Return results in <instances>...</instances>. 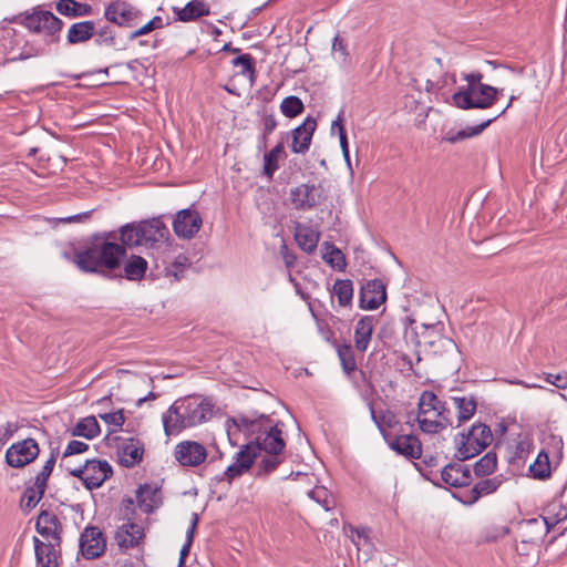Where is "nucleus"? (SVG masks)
<instances>
[{
    "mask_svg": "<svg viewBox=\"0 0 567 567\" xmlns=\"http://www.w3.org/2000/svg\"><path fill=\"white\" fill-rule=\"evenodd\" d=\"M18 430L19 425L16 422H7L0 425V444L7 443Z\"/></svg>",
    "mask_w": 567,
    "mask_h": 567,
    "instance_id": "obj_58",
    "label": "nucleus"
},
{
    "mask_svg": "<svg viewBox=\"0 0 567 567\" xmlns=\"http://www.w3.org/2000/svg\"><path fill=\"white\" fill-rule=\"evenodd\" d=\"M339 142H340L342 155H343L346 162L348 163V165H350L349 146H348V138H347L346 130H341V136L339 137Z\"/></svg>",
    "mask_w": 567,
    "mask_h": 567,
    "instance_id": "obj_62",
    "label": "nucleus"
},
{
    "mask_svg": "<svg viewBox=\"0 0 567 567\" xmlns=\"http://www.w3.org/2000/svg\"><path fill=\"white\" fill-rule=\"evenodd\" d=\"M323 246L326 250L323 254V259L332 267L342 270L346 267V260L341 250L328 243H324Z\"/></svg>",
    "mask_w": 567,
    "mask_h": 567,
    "instance_id": "obj_45",
    "label": "nucleus"
},
{
    "mask_svg": "<svg viewBox=\"0 0 567 567\" xmlns=\"http://www.w3.org/2000/svg\"><path fill=\"white\" fill-rule=\"evenodd\" d=\"M112 473L111 465L101 460H87L84 465L70 470V474L80 478L87 489L100 487Z\"/></svg>",
    "mask_w": 567,
    "mask_h": 567,
    "instance_id": "obj_9",
    "label": "nucleus"
},
{
    "mask_svg": "<svg viewBox=\"0 0 567 567\" xmlns=\"http://www.w3.org/2000/svg\"><path fill=\"white\" fill-rule=\"evenodd\" d=\"M121 245L126 247L142 246V234L138 224H126L120 228Z\"/></svg>",
    "mask_w": 567,
    "mask_h": 567,
    "instance_id": "obj_38",
    "label": "nucleus"
},
{
    "mask_svg": "<svg viewBox=\"0 0 567 567\" xmlns=\"http://www.w3.org/2000/svg\"><path fill=\"white\" fill-rule=\"evenodd\" d=\"M189 265V259L185 255H178L172 265L167 268V275L173 276L176 280H179Z\"/></svg>",
    "mask_w": 567,
    "mask_h": 567,
    "instance_id": "obj_52",
    "label": "nucleus"
},
{
    "mask_svg": "<svg viewBox=\"0 0 567 567\" xmlns=\"http://www.w3.org/2000/svg\"><path fill=\"white\" fill-rule=\"evenodd\" d=\"M497 466V456L493 452L486 453L474 465V473L477 476H486L492 474Z\"/></svg>",
    "mask_w": 567,
    "mask_h": 567,
    "instance_id": "obj_43",
    "label": "nucleus"
},
{
    "mask_svg": "<svg viewBox=\"0 0 567 567\" xmlns=\"http://www.w3.org/2000/svg\"><path fill=\"white\" fill-rule=\"evenodd\" d=\"M168 22H165L164 19L159 16L153 17L150 21L142 24L140 28L135 29L128 34V40L133 41L140 37L146 35L154 30L163 29L167 25Z\"/></svg>",
    "mask_w": 567,
    "mask_h": 567,
    "instance_id": "obj_42",
    "label": "nucleus"
},
{
    "mask_svg": "<svg viewBox=\"0 0 567 567\" xmlns=\"http://www.w3.org/2000/svg\"><path fill=\"white\" fill-rule=\"evenodd\" d=\"M174 456L183 466L195 467L207 457L205 446L195 441H183L175 446Z\"/></svg>",
    "mask_w": 567,
    "mask_h": 567,
    "instance_id": "obj_17",
    "label": "nucleus"
},
{
    "mask_svg": "<svg viewBox=\"0 0 567 567\" xmlns=\"http://www.w3.org/2000/svg\"><path fill=\"white\" fill-rule=\"evenodd\" d=\"M247 466L245 464L238 463L236 460L226 468L224 472L225 478L230 483L235 478L241 476L244 473H246Z\"/></svg>",
    "mask_w": 567,
    "mask_h": 567,
    "instance_id": "obj_57",
    "label": "nucleus"
},
{
    "mask_svg": "<svg viewBox=\"0 0 567 567\" xmlns=\"http://www.w3.org/2000/svg\"><path fill=\"white\" fill-rule=\"evenodd\" d=\"M280 110L285 116L291 118L302 113L303 103L298 96L290 95L282 100Z\"/></svg>",
    "mask_w": 567,
    "mask_h": 567,
    "instance_id": "obj_44",
    "label": "nucleus"
},
{
    "mask_svg": "<svg viewBox=\"0 0 567 567\" xmlns=\"http://www.w3.org/2000/svg\"><path fill=\"white\" fill-rule=\"evenodd\" d=\"M115 238L112 233L96 236L90 246L74 252L73 262L84 272L103 274L120 268L126 257L124 246L110 241Z\"/></svg>",
    "mask_w": 567,
    "mask_h": 567,
    "instance_id": "obj_2",
    "label": "nucleus"
},
{
    "mask_svg": "<svg viewBox=\"0 0 567 567\" xmlns=\"http://www.w3.org/2000/svg\"><path fill=\"white\" fill-rule=\"evenodd\" d=\"M415 420L420 430L427 434H435L454 425L445 403L431 391H424L419 398Z\"/></svg>",
    "mask_w": 567,
    "mask_h": 567,
    "instance_id": "obj_5",
    "label": "nucleus"
},
{
    "mask_svg": "<svg viewBox=\"0 0 567 567\" xmlns=\"http://www.w3.org/2000/svg\"><path fill=\"white\" fill-rule=\"evenodd\" d=\"M148 262L141 256L132 255L124 261V277L131 281H138L144 278Z\"/></svg>",
    "mask_w": 567,
    "mask_h": 567,
    "instance_id": "obj_33",
    "label": "nucleus"
},
{
    "mask_svg": "<svg viewBox=\"0 0 567 567\" xmlns=\"http://www.w3.org/2000/svg\"><path fill=\"white\" fill-rule=\"evenodd\" d=\"M142 246L145 248H158L169 239V230L161 217H154L140 223Z\"/></svg>",
    "mask_w": 567,
    "mask_h": 567,
    "instance_id": "obj_11",
    "label": "nucleus"
},
{
    "mask_svg": "<svg viewBox=\"0 0 567 567\" xmlns=\"http://www.w3.org/2000/svg\"><path fill=\"white\" fill-rule=\"evenodd\" d=\"M44 492L45 488L41 489L39 486H35L34 484L33 486L27 487L21 499L23 506L29 509L34 508L43 497Z\"/></svg>",
    "mask_w": 567,
    "mask_h": 567,
    "instance_id": "obj_47",
    "label": "nucleus"
},
{
    "mask_svg": "<svg viewBox=\"0 0 567 567\" xmlns=\"http://www.w3.org/2000/svg\"><path fill=\"white\" fill-rule=\"evenodd\" d=\"M6 21L16 22L17 17L0 22V52L4 55L12 54L20 48L23 42V35L20 34L16 29L10 28L6 24Z\"/></svg>",
    "mask_w": 567,
    "mask_h": 567,
    "instance_id": "obj_23",
    "label": "nucleus"
},
{
    "mask_svg": "<svg viewBox=\"0 0 567 567\" xmlns=\"http://www.w3.org/2000/svg\"><path fill=\"white\" fill-rule=\"evenodd\" d=\"M333 293L337 296L339 305L346 307L351 303L353 297V285L351 280L339 279L333 285Z\"/></svg>",
    "mask_w": 567,
    "mask_h": 567,
    "instance_id": "obj_40",
    "label": "nucleus"
},
{
    "mask_svg": "<svg viewBox=\"0 0 567 567\" xmlns=\"http://www.w3.org/2000/svg\"><path fill=\"white\" fill-rule=\"evenodd\" d=\"M441 477L445 484L452 487H462L471 483L472 475L470 468L461 463H452L446 465L442 472Z\"/></svg>",
    "mask_w": 567,
    "mask_h": 567,
    "instance_id": "obj_24",
    "label": "nucleus"
},
{
    "mask_svg": "<svg viewBox=\"0 0 567 567\" xmlns=\"http://www.w3.org/2000/svg\"><path fill=\"white\" fill-rule=\"evenodd\" d=\"M372 420L375 422L378 427L380 429L383 437L385 439V434H394L393 430L399 425V420L396 415L390 411L384 410L375 413L373 409H371Z\"/></svg>",
    "mask_w": 567,
    "mask_h": 567,
    "instance_id": "obj_34",
    "label": "nucleus"
},
{
    "mask_svg": "<svg viewBox=\"0 0 567 567\" xmlns=\"http://www.w3.org/2000/svg\"><path fill=\"white\" fill-rule=\"evenodd\" d=\"M150 491L147 487H141L137 492V503L141 509L145 513H150L153 511V505L151 502H147L145 498V494H147Z\"/></svg>",
    "mask_w": 567,
    "mask_h": 567,
    "instance_id": "obj_61",
    "label": "nucleus"
},
{
    "mask_svg": "<svg viewBox=\"0 0 567 567\" xmlns=\"http://www.w3.org/2000/svg\"><path fill=\"white\" fill-rule=\"evenodd\" d=\"M55 464V456L51 455V457L45 462L41 472L37 475L34 485L39 486L41 489L47 488L48 478L50 477L53 467Z\"/></svg>",
    "mask_w": 567,
    "mask_h": 567,
    "instance_id": "obj_54",
    "label": "nucleus"
},
{
    "mask_svg": "<svg viewBox=\"0 0 567 567\" xmlns=\"http://www.w3.org/2000/svg\"><path fill=\"white\" fill-rule=\"evenodd\" d=\"M20 17V23L29 31L43 33L45 37L51 38V42L58 41V34L62 30L63 21L51 11L34 9L31 13L25 12Z\"/></svg>",
    "mask_w": 567,
    "mask_h": 567,
    "instance_id": "obj_7",
    "label": "nucleus"
},
{
    "mask_svg": "<svg viewBox=\"0 0 567 567\" xmlns=\"http://www.w3.org/2000/svg\"><path fill=\"white\" fill-rule=\"evenodd\" d=\"M95 34V23L93 21H81L73 23L66 34L70 44H79L89 41Z\"/></svg>",
    "mask_w": 567,
    "mask_h": 567,
    "instance_id": "obj_32",
    "label": "nucleus"
},
{
    "mask_svg": "<svg viewBox=\"0 0 567 567\" xmlns=\"http://www.w3.org/2000/svg\"><path fill=\"white\" fill-rule=\"evenodd\" d=\"M546 381L558 389H567V373H548L546 377Z\"/></svg>",
    "mask_w": 567,
    "mask_h": 567,
    "instance_id": "obj_60",
    "label": "nucleus"
},
{
    "mask_svg": "<svg viewBox=\"0 0 567 567\" xmlns=\"http://www.w3.org/2000/svg\"><path fill=\"white\" fill-rule=\"evenodd\" d=\"M87 449H89V445L84 442L75 441V440L71 441L68 444L62 457L66 458L71 455L81 454V453L85 452Z\"/></svg>",
    "mask_w": 567,
    "mask_h": 567,
    "instance_id": "obj_59",
    "label": "nucleus"
},
{
    "mask_svg": "<svg viewBox=\"0 0 567 567\" xmlns=\"http://www.w3.org/2000/svg\"><path fill=\"white\" fill-rule=\"evenodd\" d=\"M112 440L116 442L117 457L121 465L133 467L142 461L144 445L137 439H121L115 436Z\"/></svg>",
    "mask_w": 567,
    "mask_h": 567,
    "instance_id": "obj_16",
    "label": "nucleus"
},
{
    "mask_svg": "<svg viewBox=\"0 0 567 567\" xmlns=\"http://www.w3.org/2000/svg\"><path fill=\"white\" fill-rule=\"evenodd\" d=\"M172 10L181 22L195 21L210 14L209 4L204 0H192L183 8L173 7Z\"/></svg>",
    "mask_w": 567,
    "mask_h": 567,
    "instance_id": "obj_25",
    "label": "nucleus"
},
{
    "mask_svg": "<svg viewBox=\"0 0 567 567\" xmlns=\"http://www.w3.org/2000/svg\"><path fill=\"white\" fill-rule=\"evenodd\" d=\"M143 535L141 525L127 522L117 528L114 538L121 550H127L137 546Z\"/></svg>",
    "mask_w": 567,
    "mask_h": 567,
    "instance_id": "obj_22",
    "label": "nucleus"
},
{
    "mask_svg": "<svg viewBox=\"0 0 567 567\" xmlns=\"http://www.w3.org/2000/svg\"><path fill=\"white\" fill-rule=\"evenodd\" d=\"M386 300L385 286L382 280L373 279L361 287L360 307L363 309H377Z\"/></svg>",
    "mask_w": 567,
    "mask_h": 567,
    "instance_id": "obj_18",
    "label": "nucleus"
},
{
    "mask_svg": "<svg viewBox=\"0 0 567 567\" xmlns=\"http://www.w3.org/2000/svg\"><path fill=\"white\" fill-rule=\"evenodd\" d=\"M499 482L495 478H486L474 485L472 488V498L473 501L478 499L482 495H487L497 489Z\"/></svg>",
    "mask_w": 567,
    "mask_h": 567,
    "instance_id": "obj_48",
    "label": "nucleus"
},
{
    "mask_svg": "<svg viewBox=\"0 0 567 567\" xmlns=\"http://www.w3.org/2000/svg\"><path fill=\"white\" fill-rule=\"evenodd\" d=\"M463 78L467 85L453 94L452 100L455 106L463 110L487 109L496 102L498 90L483 84L481 72L466 73Z\"/></svg>",
    "mask_w": 567,
    "mask_h": 567,
    "instance_id": "obj_4",
    "label": "nucleus"
},
{
    "mask_svg": "<svg viewBox=\"0 0 567 567\" xmlns=\"http://www.w3.org/2000/svg\"><path fill=\"white\" fill-rule=\"evenodd\" d=\"M414 332L417 338V344L420 346H433L440 337L437 324L434 323H421L414 328Z\"/></svg>",
    "mask_w": 567,
    "mask_h": 567,
    "instance_id": "obj_39",
    "label": "nucleus"
},
{
    "mask_svg": "<svg viewBox=\"0 0 567 567\" xmlns=\"http://www.w3.org/2000/svg\"><path fill=\"white\" fill-rule=\"evenodd\" d=\"M40 447L34 439L28 437L13 443L6 452V463L10 467L21 468L32 463L39 455Z\"/></svg>",
    "mask_w": 567,
    "mask_h": 567,
    "instance_id": "obj_10",
    "label": "nucleus"
},
{
    "mask_svg": "<svg viewBox=\"0 0 567 567\" xmlns=\"http://www.w3.org/2000/svg\"><path fill=\"white\" fill-rule=\"evenodd\" d=\"M309 497L320 504L326 511H329L333 505V499L329 492L323 486H317L309 492Z\"/></svg>",
    "mask_w": 567,
    "mask_h": 567,
    "instance_id": "obj_51",
    "label": "nucleus"
},
{
    "mask_svg": "<svg viewBox=\"0 0 567 567\" xmlns=\"http://www.w3.org/2000/svg\"><path fill=\"white\" fill-rule=\"evenodd\" d=\"M235 66H240V74L252 76L255 73L254 59L250 54H241L233 60Z\"/></svg>",
    "mask_w": 567,
    "mask_h": 567,
    "instance_id": "obj_55",
    "label": "nucleus"
},
{
    "mask_svg": "<svg viewBox=\"0 0 567 567\" xmlns=\"http://www.w3.org/2000/svg\"><path fill=\"white\" fill-rule=\"evenodd\" d=\"M385 441L391 450L406 458L417 460L422 455V444L413 434H385Z\"/></svg>",
    "mask_w": 567,
    "mask_h": 567,
    "instance_id": "obj_15",
    "label": "nucleus"
},
{
    "mask_svg": "<svg viewBox=\"0 0 567 567\" xmlns=\"http://www.w3.org/2000/svg\"><path fill=\"white\" fill-rule=\"evenodd\" d=\"M203 225L199 213L186 208L176 213L173 219V230L178 238L192 239L196 236Z\"/></svg>",
    "mask_w": 567,
    "mask_h": 567,
    "instance_id": "obj_12",
    "label": "nucleus"
},
{
    "mask_svg": "<svg viewBox=\"0 0 567 567\" xmlns=\"http://www.w3.org/2000/svg\"><path fill=\"white\" fill-rule=\"evenodd\" d=\"M491 429L482 423L473 424L467 433H462L455 440L457 456L467 460L480 454L492 442Z\"/></svg>",
    "mask_w": 567,
    "mask_h": 567,
    "instance_id": "obj_6",
    "label": "nucleus"
},
{
    "mask_svg": "<svg viewBox=\"0 0 567 567\" xmlns=\"http://www.w3.org/2000/svg\"><path fill=\"white\" fill-rule=\"evenodd\" d=\"M338 357L341 361L342 368L347 373L355 370L357 363L353 355L352 347L350 344H343L338 348Z\"/></svg>",
    "mask_w": 567,
    "mask_h": 567,
    "instance_id": "obj_49",
    "label": "nucleus"
},
{
    "mask_svg": "<svg viewBox=\"0 0 567 567\" xmlns=\"http://www.w3.org/2000/svg\"><path fill=\"white\" fill-rule=\"evenodd\" d=\"M456 83V76L455 74H444L440 80L432 81L426 80V91L427 92H436L439 90H442L443 87L447 85H453Z\"/></svg>",
    "mask_w": 567,
    "mask_h": 567,
    "instance_id": "obj_56",
    "label": "nucleus"
},
{
    "mask_svg": "<svg viewBox=\"0 0 567 567\" xmlns=\"http://www.w3.org/2000/svg\"><path fill=\"white\" fill-rule=\"evenodd\" d=\"M19 53L8 59L10 62L23 61L33 56H39L43 53V49L34 47L33 44L28 43L24 39L20 48L18 49Z\"/></svg>",
    "mask_w": 567,
    "mask_h": 567,
    "instance_id": "obj_50",
    "label": "nucleus"
},
{
    "mask_svg": "<svg viewBox=\"0 0 567 567\" xmlns=\"http://www.w3.org/2000/svg\"><path fill=\"white\" fill-rule=\"evenodd\" d=\"M95 43L97 45H105V47H115L116 44V38L114 30L109 27L104 25L97 31L95 30Z\"/></svg>",
    "mask_w": 567,
    "mask_h": 567,
    "instance_id": "obj_53",
    "label": "nucleus"
},
{
    "mask_svg": "<svg viewBox=\"0 0 567 567\" xmlns=\"http://www.w3.org/2000/svg\"><path fill=\"white\" fill-rule=\"evenodd\" d=\"M100 425L94 416H87L82 419L72 429L73 436H82L87 440H92L100 434Z\"/></svg>",
    "mask_w": 567,
    "mask_h": 567,
    "instance_id": "obj_36",
    "label": "nucleus"
},
{
    "mask_svg": "<svg viewBox=\"0 0 567 567\" xmlns=\"http://www.w3.org/2000/svg\"><path fill=\"white\" fill-rule=\"evenodd\" d=\"M373 329L374 317L365 316L358 321L354 331V342L358 351L364 352L368 349Z\"/></svg>",
    "mask_w": 567,
    "mask_h": 567,
    "instance_id": "obj_29",
    "label": "nucleus"
},
{
    "mask_svg": "<svg viewBox=\"0 0 567 567\" xmlns=\"http://www.w3.org/2000/svg\"><path fill=\"white\" fill-rule=\"evenodd\" d=\"M250 442L243 445L240 451H238L235 454V460L240 463L245 464L247 466V470H249L254 463V461L257 457V441H255L254 437H249Z\"/></svg>",
    "mask_w": 567,
    "mask_h": 567,
    "instance_id": "obj_41",
    "label": "nucleus"
},
{
    "mask_svg": "<svg viewBox=\"0 0 567 567\" xmlns=\"http://www.w3.org/2000/svg\"><path fill=\"white\" fill-rule=\"evenodd\" d=\"M106 542L99 527L87 526L80 537V550L86 559H95L103 555Z\"/></svg>",
    "mask_w": 567,
    "mask_h": 567,
    "instance_id": "obj_14",
    "label": "nucleus"
},
{
    "mask_svg": "<svg viewBox=\"0 0 567 567\" xmlns=\"http://www.w3.org/2000/svg\"><path fill=\"white\" fill-rule=\"evenodd\" d=\"M277 127V120L274 115H267L264 118V132L270 134Z\"/></svg>",
    "mask_w": 567,
    "mask_h": 567,
    "instance_id": "obj_64",
    "label": "nucleus"
},
{
    "mask_svg": "<svg viewBox=\"0 0 567 567\" xmlns=\"http://www.w3.org/2000/svg\"><path fill=\"white\" fill-rule=\"evenodd\" d=\"M55 10L68 18H82L91 16L93 8L89 3L78 2L75 0H59L55 3Z\"/></svg>",
    "mask_w": 567,
    "mask_h": 567,
    "instance_id": "obj_30",
    "label": "nucleus"
},
{
    "mask_svg": "<svg viewBox=\"0 0 567 567\" xmlns=\"http://www.w3.org/2000/svg\"><path fill=\"white\" fill-rule=\"evenodd\" d=\"M104 18L121 28H135L144 18L143 11L125 0H113L105 6Z\"/></svg>",
    "mask_w": 567,
    "mask_h": 567,
    "instance_id": "obj_8",
    "label": "nucleus"
},
{
    "mask_svg": "<svg viewBox=\"0 0 567 567\" xmlns=\"http://www.w3.org/2000/svg\"><path fill=\"white\" fill-rule=\"evenodd\" d=\"M290 199L296 209H312L324 200L321 186L301 184L290 189Z\"/></svg>",
    "mask_w": 567,
    "mask_h": 567,
    "instance_id": "obj_13",
    "label": "nucleus"
},
{
    "mask_svg": "<svg viewBox=\"0 0 567 567\" xmlns=\"http://www.w3.org/2000/svg\"><path fill=\"white\" fill-rule=\"evenodd\" d=\"M453 404L457 411L456 427L470 421L475 414L477 402L473 395L453 396Z\"/></svg>",
    "mask_w": 567,
    "mask_h": 567,
    "instance_id": "obj_31",
    "label": "nucleus"
},
{
    "mask_svg": "<svg viewBox=\"0 0 567 567\" xmlns=\"http://www.w3.org/2000/svg\"><path fill=\"white\" fill-rule=\"evenodd\" d=\"M99 416L101 420H103L110 426V431L106 436V440H111L110 435L112 433L117 432L122 427V425L124 424V421H125L122 410H118L116 412H111V413L99 414Z\"/></svg>",
    "mask_w": 567,
    "mask_h": 567,
    "instance_id": "obj_46",
    "label": "nucleus"
},
{
    "mask_svg": "<svg viewBox=\"0 0 567 567\" xmlns=\"http://www.w3.org/2000/svg\"><path fill=\"white\" fill-rule=\"evenodd\" d=\"M285 155L284 142H279L270 152L264 155V175L269 179L272 178L275 172L279 168L278 162Z\"/></svg>",
    "mask_w": 567,
    "mask_h": 567,
    "instance_id": "obj_35",
    "label": "nucleus"
},
{
    "mask_svg": "<svg viewBox=\"0 0 567 567\" xmlns=\"http://www.w3.org/2000/svg\"><path fill=\"white\" fill-rule=\"evenodd\" d=\"M316 126V120L307 117L302 124L292 131L291 151L293 153L303 154L309 150Z\"/></svg>",
    "mask_w": 567,
    "mask_h": 567,
    "instance_id": "obj_21",
    "label": "nucleus"
},
{
    "mask_svg": "<svg viewBox=\"0 0 567 567\" xmlns=\"http://www.w3.org/2000/svg\"><path fill=\"white\" fill-rule=\"evenodd\" d=\"M34 551L38 565L41 567H59L60 565V545L55 540L42 542L33 537Z\"/></svg>",
    "mask_w": 567,
    "mask_h": 567,
    "instance_id": "obj_20",
    "label": "nucleus"
},
{
    "mask_svg": "<svg viewBox=\"0 0 567 567\" xmlns=\"http://www.w3.org/2000/svg\"><path fill=\"white\" fill-rule=\"evenodd\" d=\"M213 404L200 396L176 400L162 416L165 434L176 435L208 421L213 415Z\"/></svg>",
    "mask_w": 567,
    "mask_h": 567,
    "instance_id": "obj_3",
    "label": "nucleus"
},
{
    "mask_svg": "<svg viewBox=\"0 0 567 567\" xmlns=\"http://www.w3.org/2000/svg\"><path fill=\"white\" fill-rule=\"evenodd\" d=\"M37 532L47 540L61 544L62 524L59 517L50 511H42L35 522Z\"/></svg>",
    "mask_w": 567,
    "mask_h": 567,
    "instance_id": "obj_19",
    "label": "nucleus"
},
{
    "mask_svg": "<svg viewBox=\"0 0 567 567\" xmlns=\"http://www.w3.org/2000/svg\"><path fill=\"white\" fill-rule=\"evenodd\" d=\"M295 239L305 252L311 254L316 250L320 234L311 226L298 223L295 226Z\"/></svg>",
    "mask_w": 567,
    "mask_h": 567,
    "instance_id": "obj_26",
    "label": "nucleus"
},
{
    "mask_svg": "<svg viewBox=\"0 0 567 567\" xmlns=\"http://www.w3.org/2000/svg\"><path fill=\"white\" fill-rule=\"evenodd\" d=\"M529 472L537 480H546L550 476L551 466L546 451L543 450L538 453L534 463L529 465Z\"/></svg>",
    "mask_w": 567,
    "mask_h": 567,
    "instance_id": "obj_37",
    "label": "nucleus"
},
{
    "mask_svg": "<svg viewBox=\"0 0 567 567\" xmlns=\"http://www.w3.org/2000/svg\"><path fill=\"white\" fill-rule=\"evenodd\" d=\"M514 99H515L514 96L511 97L507 106L498 115H496L492 118H488L487 121H485L478 125L468 126V127L461 130L456 133L449 132L444 136L443 141L449 142L451 144H455L465 138H470V137L480 135L493 121H495L499 115H502L512 105V102L514 101Z\"/></svg>",
    "mask_w": 567,
    "mask_h": 567,
    "instance_id": "obj_28",
    "label": "nucleus"
},
{
    "mask_svg": "<svg viewBox=\"0 0 567 567\" xmlns=\"http://www.w3.org/2000/svg\"><path fill=\"white\" fill-rule=\"evenodd\" d=\"M234 423L239 431L257 441V453L260 451L266 452V455L258 464L257 476L267 475L275 471L282 461L280 453L286 446L282 431L278 423H275L269 416L264 414L258 417L240 415L234 420Z\"/></svg>",
    "mask_w": 567,
    "mask_h": 567,
    "instance_id": "obj_1",
    "label": "nucleus"
},
{
    "mask_svg": "<svg viewBox=\"0 0 567 567\" xmlns=\"http://www.w3.org/2000/svg\"><path fill=\"white\" fill-rule=\"evenodd\" d=\"M332 49L340 52L343 58L348 55L347 44L344 40L338 35L333 39Z\"/></svg>",
    "mask_w": 567,
    "mask_h": 567,
    "instance_id": "obj_63",
    "label": "nucleus"
},
{
    "mask_svg": "<svg viewBox=\"0 0 567 567\" xmlns=\"http://www.w3.org/2000/svg\"><path fill=\"white\" fill-rule=\"evenodd\" d=\"M542 524L537 519H528L519 524L517 538L523 546L536 547L542 539Z\"/></svg>",
    "mask_w": 567,
    "mask_h": 567,
    "instance_id": "obj_27",
    "label": "nucleus"
}]
</instances>
